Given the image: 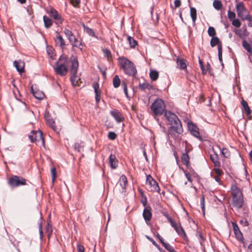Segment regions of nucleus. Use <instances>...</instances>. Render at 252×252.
Returning <instances> with one entry per match:
<instances>
[{
    "mask_svg": "<svg viewBox=\"0 0 252 252\" xmlns=\"http://www.w3.org/2000/svg\"><path fill=\"white\" fill-rule=\"evenodd\" d=\"M118 62L120 67L123 69L126 74L134 76L137 73V70L134 63L125 57L119 58Z\"/></svg>",
    "mask_w": 252,
    "mask_h": 252,
    "instance_id": "obj_1",
    "label": "nucleus"
},
{
    "mask_svg": "<svg viewBox=\"0 0 252 252\" xmlns=\"http://www.w3.org/2000/svg\"><path fill=\"white\" fill-rule=\"evenodd\" d=\"M231 189L232 196V205L237 209H240L243 207L244 204L242 192L240 189L235 185L231 186Z\"/></svg>",
    "mask_w": 252,
    "mask_h": 252,
    "instance_id": "obj_2",
    "label": "nucleus"
},
{
    "mask_svg": "<svg viewBox=\"0 0 252 252\" xmlns=\"http://www.w3.org/2000/svg\"><path fill=\"white\" fill-rule=\"evenodd\" d=\"M151 109L155 116L162 115L165 110V105L163 100L160 98H157L152 104Z\"/></svg>",
    "mask_w": 252,
    "mask_h": 252,
    "instance_id": "obj_3",
    "label": "nucleus"
},
{
    "mask_svg": "<svg viewBox=\"0 0 252 252\" xmlns=\"http://www.w3.org/2000/svg\"><path fill=\"white\" fill-rule=\"evenodd\" d=\"M66 61L65 57L63 56L60 58L59 61L56 63L54 66V69L56 74L62 76L66 74L68 69L65 64Z\"/></svg>",
    "mask_w": 252,
    "mask_h": 252,
    "instance_id": "obj_4",
    "label": "nucleus"
},
{
    "mask_svg": "<svg viewBox=\"0 0 252 252\" xmlns=\"http://www.w3.org/2000/svg\"><path fill=\"white\" fill-rule=\"evenodd\" d=\"M71 67L70 69V73L71 76L70 77V80L72 85L74 86L78 85V77L77 76V72L78 67V62L77 59L75 57H72L71 59Z\"/></svg>",
    "mask_w": 252,
    "mask_h": 252,
    "instance_id": "obj_5",
    "label": "nucleus"
},
{
    "mask_svg": "<svg viewBox=\"0 0 252 252\" xmlns=\"http://www.w3.org/2000/svg\"><path fill=\"white\" fill-rule=\"evenodd\" d=\"M183 132L182 124L171 126L168 128L169 134L178 142L181 140V134Z\"/></svg>",
    "mask_w": 252,
    "mask_h": 252,
    "instance_id": "obj_6",
    "label": "nucleus"
},
{
    "mask_svg": "<svg viewBox=\"0 0 252 252\" xmlns=\"http://www.w3.org/2000/svg\"><path fill=\"white\" fill-rule=\"evenodd\" d=\"M63 33L65 34L72 46L77 47L81 50L82 49L83 45L82 43L75 37L72 31L65 28L63 31Z\"/></svg>",
    "mask_w": 252,
    "mask_h": 252,
    "instance_id": "obj_7",
    "label": "nucleus"
},
{
    "mask_svg": "<svg viewBox=\"0 0 252 252\" xmlns=\"http://www.w3.org/2000/svg\"><path fill=\"white\" fill-rule=\"evenodd\" d=\"M8 183L10 187L15 188L21 186L26 185L27 181L25 178L21 176L14 175L9 178Z\"/></svg>",
    "mask_w": 252,
    "mask_h": 252,
    "instance_id": "obj_8",
    "label": "nucleus"
},
{
    "mask_svg": "<svg viewBox=\"0 0 252 252\" xmlns=\"http://www.w3.org/2000/svg\"><path fill=\"white\" fill-rule=\"evenodd\" d=\"M146 185L147 190L149 191L159 192L160 190L158 183L150 175L147 176Z\"/></svg>",
    "mask_w": 252,
    "mask_h": 252,
    "instance_id": "obj_9",
    "label": "nucleus"
},
{
    "mask_svg": "<svg viewBox=\"0 0 252 252\" xmlns=\"http://www.w3.org/2000/svg\"><path fill=\"white\" fill-rule=\"evenodd\" d=\"M236 11L238 16L240 17L242 20L246 19V17L249 14V12L245 7L243 2H239L236 6Z\"/></svg>",
    "mask_w": 252,
    "mask_h": 252,
    "instance_id": "obj_10",
    "label": "nucleus"
},
{
    "mask_svg": "<svg viewBox=\"0 0 252 252\" xmlns=\"http://www.w3.org/2000/svg\"><path fill=\"white\" fill-rule=\"evenodd\" d=\"M164 116L171 126H175L181 124L178 117L170 111L165 112Z\"/></svg>",
    "mask_w": 252,
    "mask_h": 252,
    "instance_id": "obj_11",
    "label": "nucleus"
},
{
    "mask_svg": "<svg viewBox=\"0 0 252 252\" xmlns=\"http://www.w3.org/2000/svg\"><path fill=\"white\" fill-rule=\"evenodd\" d=\"M29 138L32 143L42 140V143L43 144L44 143V140L42 137V133L40 130L33 131L31 134L29 135Z\"/></svg>",
    "mask_w": 252,
    "mask_h": 252,
    "instance_id": "obj_12",
    "label": "nucleus"
},
{
    "mask_svg": "<svg viewBox=\"0 0 252 252\" xmlns=\"http://www.w3.org/2000/svg\"><path fill=\"white\" fill-rule=\"evenodd\" d=\"M48 13L50 16L56 21L57 24H62L63 22V19L61 15L54 8H50Z\"/></svg>",
    "mask_w": 252,
    "mask_h": 252,
    "instance_id": "obj_13",
    "label": "nucleus"
},
{
    "mask_svg": "<svg viewBox=\"0 0 252 252\" xmlns=\"http://www.w3.org/2000/svg\"><path fill=\"white\" fill-rule=\"evenodd\" d=\"M188 127H189V131H190V133H191V134L192 135H193L194 137H196L197 138H198L199 140L202 139V137L200 135V133L198 131V128L196 126H195V125H194L192 123H191V124H189Z\"/></svg>",
    "mask_w": 252,
    "mask_h": 252,
    "instance_id": "obj_14",
    "label": "nucleus"
},
{
    "mask_svg": "<svg viewBox=\"0 0 252 252\" xmlns=\"http://www.w3.org/2000/svg\"><path fill=\"white\" fill-rule=\"evenodd\" d=\"M111 115L114 118L118 123L122 122L124 117L122 114L118 110H113L110 111Z\"/></svg>",
    "mask_w": 252,
    "mask_h": 252,
    "instance_id": "obj_15",
    "label": "nucleus"
},
{
    "mask_svg": "<svg viewBox=\"0 0 252 252\" xmlns=\"http://www.w3.org/2000/svg\"><path fill=\"white\" fill-rule=\"evenodd\" d=\"M14 66L16 68L17 70L20 73L24 72L25 63L21 60L15 61L13 63Z\"/></svg>",
    "mask_w": 252,
    "mask_h": 252,
    "instance_id": "obj_16",
    "label": "nucleus"
},
{
    "mask_svg": "<svg viewBox=\"0 0 252 252\" xmlns=\"http://www.w3.org/2000/svg\"><path fill=\"white\" fill-rule=\"evenodd\" d=\"M150 207H146L143 212V216L146 221H150L152 218V213Z\"/></svg>",
    "mask_w": 252,
    "mask_h": 252,
    "instance_id": "obj_17",
    "label": "nucleus"
},
{
    "mask_svg": "<svg viewBox=\"0 0 252 252\" xmlns=\"http://www.w3.org/2000/svg\"><path fill=\"white\" fill-rule=\"evenodd\" d=\"M211 160L213 162L216 167H219L220 166V162L219 161V156L218 154L214 153L211 154L210 156Z\"/></svg>",
    "mask_w": 252,
    "mask_h": 252,
    "instance_id": "obj_18",
    "label": "nucleus"
},
{
    "mask_svg": "<svg viewBox=\"0 0 252 252\" xmlns=\"http://www.w3.org/2000/svg\"><path fill=\"white\" fill-rule=\"evenodd\" d=\"M93 86L95 94V98L96 102L98 103L100 99V91L99 90V85L97 83H94Z\"/></svg>",
    "mask_w": 252,
    "mask_h": 252,
    "instance_id": "obj_19",
    "label": "nucleus"
},
{
    "mask_svg": "<svg viewBox=\"0 0 252 252\" xmlns=\"http://www.w3.org/2000/svg\"><path fill=\"white\" fill-rule=\"evenodd\" d=\"M109 163L110 167L113 169H115L118 165V160L114 155L111 154L109 156Z\"/></svg>",
    "mask_w": 252,
    "mask_h": 252,
    "instance_id": "obj_20",
    "label": "nucleus"
},
{
    "mask_svg": "<svg viewBox=\"0 0 252 252\" xmlns=\"http://www.w3.org/2000/svg\"><path fill=\"white\" fill-rule=\"evenodd\" d=\"M56 44L58 46L63 48L65 45V42L63 37L61 35H58L55 39Z\"/></svg>",
    "mask_w": 252,
    "mask_h": 252,
    "instance_id": "obj_21",
    "label": "nucleus"
},
{
    "mask_svg": "<svg viewBox=\"0 0 252 252\" xmlns=\"http://www.w3.org/2000/svg\"><path fill=\"white\" fill-rule=\"evenodd\" d=\"M164 216L166 218L168 221L170 223L171 225L174 228L176 231H178L179 226L176 224L175 221L167 213H165Z\"/></svg>",
    "mask_w": 252,
    "mask_h": 252,
    "instance_id": "obj_22",
    "label": "nucleus"
},
{
    "mask_svg": "<svg viewBox=\"0 0 252 252\" xmlns=\"http://www.w3.org/2000/svg\"><path fill=\"white\" fill-rule=\"evenodd\" d=\"M210 45H211V47H214L216 45H217L218 49H219V46H220H220H222V44L220 42L219 38L217 36L212 37L211 41H210Z\"/></svg>",
    "mask_w": 252,
    "mask_h": 252,
    "instance_id": "obj_23",
    "label": "nucleus"
},
{
    "mask_svg": "<svg viewBox=\"0 0 252 252\" xmlns=\"http://www.w3.org/2000/svg\"><path fill=\"white\" fill-rule=\"evenodd\" d=\"M233 230L237 239H241L242 238V234L239 230V227L236 223H233Z\"/></svg>",
    "mask_w": 252,
    "mask_h": 252,
    "instance_id": "obj_24",
    "label": "nucleus"
},
{
    "mask_svg": "<svg viewBox=\"0 0 252 252\" xmlns=\"http://www.w3.org/2000/svg\"><path fill=\"white\" fill-rule=\"evenodd\" d=\"M32 90L33 95L36 98L38 99H42L44 97V94L42 91L39 90L34 91L32 87Z\"/></svg>",
    "mask_w": 252,
    "mask_h": 252,
    "instance_id": "obj_25",
    "label": "nucleus"
},
{
    "mask_svg": "<svg viewBox=\"0 0 252 252\" xmlns=\"http://www.w3.org/2000/svg\"><path fill=\"white\" fill-rule=\"evenodd\" d=\"M177 64L178 67L180 69H185L187 68V65L185 63V61L182 59L178 58L177 59Z\"/></svg>",
    "mask_w": 252,
    "mask_h": 252,
    "instance_id": "obj_26",
    "label": "nucleus"
},
{
    "mask_svg": "<svg viewBox=\"0 0 252 252\" xmlns=\"http://www.w3.org/2000/svg\"><path fill=\"white\" fill-rule=\"evenodd\" d=\"M176 232L179 235H180L181 237H182L185 240L187 241L188 240V237L186 235V233L183 228V227L180 224L179 228L178 230V231H176Z\"/></svg>",
    "mask_w": 252,
    "mask_h": 252,
    "instance_id": "obj_27",
    "label": "nucleus"
},
{
    "mask_svg": "<svg viewBox=\"0 0 252 252\" xmlns=\"http://www.w3.org/2000/svg\"><path fill=\"white\" fill-rule=\"evenodd\" d=\"M43 19L45 28H50L53 24L52 20L46 16H44Z\"/></svg>",
    "mask_w": 252,
    "mask_h": 252,
    "instance_id": "obj_28",
    "label": "nucleus"
},
{
    "mask_svg": "<svg viewBox=\"0 0 252 252\" xmlns=\"http://www.w3.org/2000/svg\"><path fill=\"white\" fill-rule=\"evenodd\" d=\"M190 15L192 20L193 24H195V20L197 18V13L196 10L194 7H190Z\"/></svg>",
    "mask_w": 252,
    "mask_h": 252,
    "instance_id": "obj_29",
    "label": "nucleus"
},
{
    "mask_svg": "<svg viewBox=\"0 0 252 252\" xmlns=\"http://www.w3.org/2000/svg\"><path fill=\"white\" fill-rule=\"evenodd\" d=\"M242 105L243 107V109L246 112L248 115H249L251 114V110L248 105V103L245 101L244 100H242L241 102Z\"/></svg>",
    "mask_w": 252,
    "mask_h": 252,
    "instance_id": "obj_30",
    "label": "nucleus"
},
{
    "mask_svg": "<svg viewBox=\"0 0 252 252\" xmlns=\"http://www.w3.org/2000/svg\"><path fill=\"white\" fill-rule=\"evenodd\" d=\"M181 160L183 163L188 165L189 162V158L187 153L183 154L181 157Z\"/></svg>",
    "mask_w": 252,
    "mask_h": 252,
    "instance_id": "obj_31",
    "label": "nucleus"
},
{
    "mask_svg": "<svg viewBox=\"0 0 252 252\" xmlns=\"http://www.w3.org/2000/svg\"><path fill=\"white\" fill-rule=\"evenodd\" d=\"M127 184V179L126 176L122 175L120 179V184L123 189H125Z\"/></svg>",
    "mask_w": 252,
    "mask_h": 252,
    "instance_id": "obj_32",
    "label": "nucleus"
},
{
    "mask_svg": "<svg viewBox=\"0 0 252 252\" xmlns=\"http://www.w3.org/2000/svg\"><path fill=\"white\" fill-rule=\"evenodd\" d=\"M139 88L140 90L142 91H144L145 89H148V90H150L153 88V87L152 85L149 84V83L145 82L143 83V84H140L139 85Z\"/></svg>",
    "mask_w": 252,
    "mask_h": 252,
    "instance_id": "obj_33",
    "label": "nucleus"
},
{
    "mask_svg": "<svg viewBox=\"0 0 252 252\" xmlns=\"http://www.w3.org/2000/svg\"><path fill=\"white\" fill-rule=\"evenodd\" d=\"M242 46L249 53L251 54H252V47L248 42L244 40L242 43Z\"/></svg>",
    "mask_w": 252,
    "mask_h": 252,
    "instance_id": "obj_34",
    "label": "nucleus"
},
{
    "mask_svg": "<svg viewBox=\"0 0 252 252\" xmlns=\"http://www.w3.org/2000/svg\"><path fill=\"white\" fill-rule=\"evenodd\" d=\"M213 6L217 10H220L222 7L221 2L219 0H214L213 1Z\"/></svg>",
    "mask_w": 252,
    "mask_h": 252,
    "instance_id": "obj_35",
    "label": "nucleus"
},
{
    "mask_svg": "<svg viewBox=\"0 0 252 252\" xmlns=\"http://www.w3.org/2000/svg\"><path fill=\"white\" fill-rule=\"evenodd\" d=\"M121 83V80L118 75H115L113 79V84L115 88L119 87Z\"/></svg>",
    "mask_w": 252,
    "mask_h": 252,
    "instance_id": "obj_36",
    "label": "nucleus"
},
{
    "mask_svg": "<svg viewBox=\"0 0 252 252\" xmlns=\"http://www.w3.org/2000/svg\"><path fill=\"white\" fill-rule=\"evenodd\" d=\"M150 77L153 81H156L158 77V72L156 70H151L150 72Z\"/></svg>",
    "mask_w": 252,
    "mask_h": 252,
    "instance_id": "obj_37",
    "label": "nucleus"
},
{
    "mask_svg": "<svg viewBox=\"0 0 252 252\" xmlns=\"http://www.w3.org/2000/svg\"><path fill=\"white\" fill-rule=\"evenodd\" d=\"M127 40L130 47L134 48L137 45V41L133 37L128 36Z\"/></svg>",
    "mask_w": 252,
    "mask_h": 252,
    "instance_id": "obj_38",
    "label": "nucleus"
},
{
    "mask_svg": "<svg viewBox=\"0 0 252 252\" xmlns=\"http://www.w3.org/2000/svg\"><path fill=\"white\" fill-rule=\"evenodd\" d=\"M44 116H45V118L46 121L47 123H48V124L51 127H52V128L53 130H56L55 127L54 126V121L50 117H49V118L47 117L46 115H45Z\"/></svg>",
    "mask_w": 252,
    "mask_h": 252,
    "instance_id": "obj_39",
    "label": "nucleus"
},
{
    "mask_svg": "<svg viewBox=\"0 0 252 252\" xmlns=\"http://www.w3.org/2000/svg\"><path fill=\"white\" fill-rule=\"evenodd\" d=\"M162 245L168 251L170 252H177L174 250V248L172 246H171L169 243L163 242Z\"/></svg>",
    "mask_w": 252,
    "mask_h": 252,
    "instance_id": "obj_40",
    "label": "nucleus"
},
{
    "mask_svg": "<svg viewBox=\"0 0 252 252\" xmlns=\"http://www.w3.org/2000/svg\"><path fill=\"white\" fill-rule=\"evenodd\" d=\"M221 153L226 158H229L230 157V153L228 150L225 148H223L221 151Z\"/></svg>",
    "mask_w": 252,
    "mask_h": 252,
    "instance_id": "obj_41",
    "label": "nucleus"
},
{
    "mask_svg": "<svg viewBox=\"0 0 252 252\" xmlns=\"http://www.w3.org/2000/svg\"><path fill=\"white\" fill-rule=\"evenodd\" d=\"M46 233L47 234V236H48V238L49 239L52 233V225L51 224H50L49 223H48L46 227Z\"/></svg>",
    "mask_w": 252,
    "mask_h": 252,
    "instance_id": "obj_42",
    "label": "nucleus"
},
{
    "mask_svg": "<svg viewBox=\"0 0 252 252\" xmlns=\"http://www.w3.org/2000/svg\"><path fill=\"white\" fill-rule=\"evenodd\" d=\"M208 33L210 36L215 37L216 32L215 28L213 27H209L208 29Z\"/></svg>",
    "mask_w": 252,
    "mask_h": 252,
    "instance_id": "obj_43",
    "label": "nucleus"
},
{
    "mask_svg": "<svg viewBox=\"0 0 252 252\" xmlns=\"http://www.w3.org/2000/svg\"><path fill=\"white\" fill-rule=\"evenodd\" d=\"M146 238L150 241L161 252H163L164 251L161 249L160 247L158 245V244L153 239L149 237V236L146 235Z\"/></svg>",
    "mask_w": 252,
    "mask_h": 252,
    "instance_id": "obj_44",
    "label": "nucleus"
},
{
    "mask_svg": "<svg viewBox=\"0 0 252 252\" xmlns=\"http://www.w3.org/2000/svg\"><path fill=\"white\" fill-rule=\"evenodd\" d=\"M84 30L85 32L91 36H94L95 34L94 31L87 27H84Z\"/></svg>",
    "mask_w": 252,
    "mask_h": 252,
    "instance_id": "obj_45",
    "label": "nucleus"
},
{
    "mask_svg": "<svg viewBox=\"0 0 252 252\" xmlns=\"http://www.w3.org/2000/svg\"><path fill=\"white\" fill-rule=\"evenodd\" d=\"M141 202L142 203V204L143 205V206L144 207H146V206L147 205V198L144 195V193H143V192L141 191Z\"/></svg>",
    "mask_w": 252,
    "mask_h": 252,
    "instance_id": "obj_46",
    "label": "nucleus"
},
{
    "mask_svg": "<svg viewBox=\"0 0 252 252\" xmlns=\"http://www.w3.org/2000/svg\"><path fill=\"white\" fill-rule=\"evenodd\" d=\"M200 205L203 214H205V199L204 197L202 196L200 199Z\"/></svg>",
    "mask_w": 252,
    "mask_h": 252,
    "instance_id": "obj_47",
    "label": "nucleus"
},
{
    "mask_svg": "<svg viewBox=\"0 0 252 252\" xmlns=\"http://www.w3.org/2000/svg\"><path fill=\"white\" fill-rule=\"evenodd\" d=\"M232 24L234 26H235L237 28H239L241 26V23L240 21H239V20L237 19H234L232 21Z\"/></svg>",
    "mask_w": 252,
    "mask_h": 252,
    "instance_id": "obj_48",
    "label": "nucleus"
},
{
    "mask_svg": "<svg viewBox=\"0 0 252 252\" xmlns=\"http://www.w3.org/2000/svg\"><path fill=\"white\" fill-rule=\"evenodd\" d=\"M117 134L114 132H109L108 134V137L109 139L114 140L116 139Z\"/></svg>",
    "mask_w": 252,
    "mask_h": 252,
    "instance_id": "obj_49",
    "label": "nucleus"
},
{
    "mask_svg": "<svg viewBox=\"0 0 252 252\" xmlns=\"http://www.w3.org/2000/svg\"><path fill=\"white\" fill-rule=\"evenodd\" d=\"M56 168L55 167H53L51 169V175H52V181L53 183L54 182L56 178Z\"/></svg>",
    "mask_w": 252,
    "mask_h": 252,
    "instance_id": "obj_50",
    "label": "nucleus"
},
{
    "mask_svg": "<svg viewBox=\"0 0 252 252\" xmlns=\"http://www.w3.org/2000/svg\"><path fill=\"white\" fill-rule=\"evenodd\" d=\"M222 46H219V50H218V56H219V59L220 61L221 62L222 61Z\"/></svg>",
    "mask_w": 252,
    "mask_h": 252,
    "instance_id": "obj_51",
    "label": "nucleus"
},
{
    "mask_svg": "<svg viewBox=\"0 0 252 252\" xmlns=\"http://www.w3.org/2000/svg\"><path fill=\"white\" fill-rule=\"evenodd\" d=\"M246 19H244L243 20H248L249 22V27H252V16H250L249 14L246 17Z\"/></svg>",
    "mask_w": 252,
    "mask_h": 252,
    "instance_id": "obj_52",
    "label": "nucleus"
},
{
    "mask_svg": "<svg viewBox=\"0 0 252 252\" xmlns=\"http://www.w3.org/2000/svg\"><path fill=\"white\" fill-rule=\"evenodd\" d=\"M236 15L234 12H232L230 10H228V17L229 20H231L235 18Z\"/></svg>",
    "mask_w": 252,
    "mask_h": 252,
    "instance_id": "obj_53",
    "label": "nucleus"
},
{
    "mask_svg": "<svg viewBox=\"0 0 252 252\" xmlns=\"http://www.w3.org/2000/svg\"><path fill=\"white\" fill-rule=\"evenodd\" d=\"M199 65H200V68L201 69V70H202V74H206V71L205 69V67L204 66V65H203V62L201 60H199Z\"/></svg>",
    "mask_w": 252,
    "mask_h": 252,
    "instance_id": "obj_54",
    "label": "nucleus"
},
{
    "mask_svg": "<svg viewBox=\"0 0 252 252\" xmlns=\"http://www.w3.org/2000/svg\"><path fill=\"white\" fill-rule=\"evenodd\" d=\"M103 53H104L105 56H106L108 58L111 57V52L108 49H103Z\"/></svg>",
    "mask_w": 252,
    "mask_h": 252,
    "instance_id": "obj_55",
    "label": "nucleus"
},
{
    "mask_svg": "<svg viewBox=\"0 0 252 252\" xmlns=\"http://www.w3.org/2000/svg\"><path fill=\"white\" fill-rule=\"evenodd\" d=\"M74 148L76 151L79 152H80L82 149V147L79 143H75L74 146Z\"/></svg>",
    "mask_w": 252,
    "mask_h": 252,
    "instance_id": "obj_56",
    "label": "nucleus"
},
{
    "mask_svg": "<svg viewBox=\"0 0 252 252\" xmlns=\"http://www.w3.org/2000/svg\"><path fill=\"white\" fill-rule=\"evenodd\" d=\"M71 4L75 7L78 6L80 3V0H71Z\"/></svg>",
    "mask_w": 252,
    "mask_h": 252,
    "instance_id": "obj_57",
    "label": "nucleus"
},
{
    "mask_svg": "<svg viewBox=\"0 0 252 252\" xmlns=\"http://www.w3.org/2000/svg\"><path fill=\"white\" fill-rule=\"evenodd\" d=\"M214 171L215 172V173L216 174V176H220L221 175L222 173V171L219 168H214Z\"/></svg>",
    "mask_w": 252,
    "mask_h": 252,
    "instance_id": "obj_58",
    "label": "nucleus"
},
{
    "mask_svg": "<svg viewBox=\"0 0 252 252\" xmlns=\"http://www.w3.org/2000/svg\"><path fill=\"white\" fill-rule=\"evenodd\" d=\"M77 251L78 252H84V247L80 244H78L77 245Z\"/></svg>",
    "mask_w": 252,
    "mask_h": 252,
    "instance_id": "obj_59",
    "label": "nucleus"
},
{
    "mask_svg": "<svg viewBox=\"0 0 252 252\" xmlns=\"http://www.w3.org/2000/svg\"><path fill=\"white\" fill-rule=\"evenodd\" d=\"M185 176H186V177L187 178V179H188V180L189 182L191 183L192 180L191 178V175H190V174L189 173L185 172Z\"/></svg>",
    "mask_w": 252,
    "mask_h": 252,
    "instance_id": "obj_60",
    "label": "nucleus"
},
{
    "mask_svg": "<svg viewBox=\"0 0 252 252\" xmlns=\"http://www.w3.org/2000/svg\"><path fill=\"white\" fill-rule=\"evenodd\" d=\"M181 2L180 0H175L174 1V5L176 8L179 7L181 5Z\"/></svg>",
    "mask_w": 252,
    "mask_h": 252,
    "instance_id": "obj_61",
    "label": "nucleus"
},
{
    "mask_svg": "<svg viewBox=\"0 0 252 252\" xmlns=\"http://www.w3.org/2000/svg\"><path fill=\"white\" fill-rule=\"evenodd\" d=\"M39 234H40V237L41 239H42L43 237V231L42 230V225L41 223H40L39 225Z\"/></svg>",
    "mask_w": 252,
    "mask_h": 252,
    "instance_id": "obj_62",
    "label": "nucleus"
},
{
    "mask_svg": "<svg viewBox=\"0 0 252 252\" xmlns=\"http://www.w3.org/2000/svg\"><path fill=\"white\" fill-rule=\"evenodd\" d=\"M240 223L243 225V226H247L249 225V222L247 220H240Z\"/></svg>",
    "mask_w": 252,
    "mask_h": 252,
    "instance_id": "obj_63",
    "label": "nucleus"
},
{
    "mask_svg": "<svg viewBox=\"0 0 252 252\" xmlns=\"http://www.w3.org/2000/svg\"><path fill=\"white\" fill-rule=\"evenodd\" d=\"M214 178L216 182L219 183L220 184H220V176H214Z\"/></svg>",
    "mask_w": 252,
    "mask_h": 252,
    "instance_id": "obj_64",
    "label": "nucleus"
}]
</instances>
